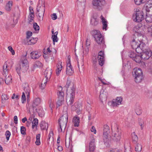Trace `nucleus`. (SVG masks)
<instances>
[{
  "label": "nucleus",
  "mask_w": 152,
  "mask_h": 152,
  "mask_svg": "<svg viewBox=\"0 0 152 152\" xmlns=\"http://www.w3.org/2000/svg\"><path fill=\"white\" fill-rule=\"evenodd\" d=\"M75 92L73 90H72L70 94L69 100L68 101H67V104L68 106L71 107L72 110L76 111V112L79 113L81 110L80 104L76 102L75 103L74 105H72L75 98Z\"/></svg>",
  "instance_id": "1"
},
{
  "label": "nucleus",
  "mask_w": 152,
  "mask_h": 152,
  "mask_svg": "<svg viewBox=\"0 0 152 152\" xmlns=\"http://www.w3.org/2000/svg\"><path fill=\"white\" fill-rule=\"evenodd\" d=\"M112 134L111 138L114 141L118 142L120 140L121 135V131L118 126L115 124L112 126Z\"/></svg>",
  "instance_id": "2"
},
{
  "label": "nucleus",
  "mask_w": 152,
  "mask_h": 152,
  "mask_svg": "<svg viewBox=\"0 0 152 152\" xmlns=\"http://www.w3.org/2000/svg\"><path fill=\"white\" fill-rule=\"evenodd\" d=\"M132 74L136 83H139L141 81L142 78V72L140 68H134L133 70Z\"/></svg>",
  "instance_id": "3"
},
{
  "label": "nucleus",
  "mask_w": 152,
  "mask_h": 152,
  "mask_svg": "<svg viewBox=\"0 0 152 152\" xmlns=\"http://www.w3.org/2000/svg\"><path fill=\"white\" fill-rule=\"evenodd\" d=\"M137 39V40H135L134 39H133L132 41V46H135L137 47L136 48V51L137 53V54H140L143 52V48H142L141 47L144 46L145 44L142 42H141Z\"/></svg>",
  "instance_id": "4"
},
{
  "label": "nucleus",
  "mask_w": 152,
  "mask_h": 152,
  "mask_svg": "<svg viewBox=\"0 0 152 152\" xmlns=\"http://www.w3.org/2000/svg\"><path fill=\"white\" fill-rule=\"evenodd\" d=\"M3 71L4 74L3 75L5 77V81L7 85H9L10 83L12 82V77L10 75H7L8 70L10 68L9 66H8L7 65V62H6L4 64L3 66Z\"/></svg>",
  "instance_id": "5"
},
{
  "label": "nucleus",
  "mask_w": 152,
  "mask_h": 152,
  "mask_svg": "<svg viewBox=\"0 0 152 152\" xmlns=\"http://www.w3.org/2000/svg\"><path fill=\"white\" fill-rule=\"evenodd\" d=\"M135 13L133 15V18L134 21L140 22L144 19V16L142 12L138 9H135Z\"/></svg>",
  "instance_id": "6"
},
{
  "label": "nucleus",
  "mask_w": 152,
  "mask_h": 152,
  "mask_svg": "<svg viewBox=\"0 0 152 152\" xmlns=\"http://www.w3.org/2000/svg\"><path fill=\"white\" fill-rule=\"evenodd\" d=\"M68 121V114L66 111L63 112V115L58 120V123L59 125L62 126L63 128L64 129L66 128Z\"/></svg>",
  "instance_id": "7"
},
{
  "label": "nucleus",
  "mask_w": 152,
  "mask_h": 152,
  "mask_svg": "<svg viewBox=\"0 0 152 152\" xmlns=\"http://www.w3.org/2000/svg\"><path fill=\"white\" fill-rule=\"evenodd\" d=\"M103 131V140L104 142H107L110 140L111 137L110 132L109 126L106 124L104 125Z\"/></svg>",
  "instance_id": "8"
},
{
  "label": "nucleus",
  "mask_w": 152,
  "mask_h": 152,
  "mask_svg": "<svg viewBox=\"0 0 152 152\" xmlns=\"http://www.w3.org/2000/svg\"><path fill=\"white\" fill-rule=\"evenodd\" d=\"M27 54L26 53L24 56L22 58L20 64L21 66V71L23 72H25L27 71L28 69V62L27 59L26 58Z\"/></svg>",
  "instance_id": "9"
},
{
  "label": "nucleus",
  "mask_w": 152,
  "mask_h": 152,
  "mask_svg": "<svg viewBox=\"0 0 152 152\" xmlns=\"http://www.w3.org/2000/svg\"><path fill=\"white\" fill-rule=\"evenodd\" d=\"M134 35L137 37H144V31L142 28L138 26H135L133 28Z\"/></svg>",
  "instance_id": "10"
},
{
  "label": "nucleus",
  "mask_w": 152,
  "mask_h": 152,
  "mask_svg": "<svg viewBox=\"0 0 152 152\" xmlns=\"http://www.w3.org/2000/svg\"><path fill=\"white\" fill-rule=\"evenodd\" d=\"M45 5L44 0H40L37 8V13L44 14L45 11Z\"/></svg>",
  "instance_id": "11"
},
{
  "label": "nucleus",
  "mask_w": 152,
  "mask_h": 152,
  "mask_svg": "<svg viewBox=\"0 0 152 152\" xmlns=\"http://www.w3.org/2000/svg\"><path fill=\"white\" fill-rule=\"evenodd\" d=\"M92 3L97 9L100 10L102 8V7L105 3L104 0H93Z\"/></svg>",
  "instance_id": "12"
},
{
  "label": "nucleus",
  "mask_w": 152,
  "mask_h": 152,
  "mask_svg": "<svg viewBox=\"0 0 152 152\" xmlns=\"http://www.w3.org/2000/svg\"><path fill=\"white\" fill-rule=\"evenodd\" d=\"M104 53L102 51H100L98 53V59L99 63L101 66H102L104 64Z\"/></svg>",
  "instance_id": "13"
},
{
  "label": "nucleus",
  "mask_w": 152,
  "mask_h": 152,
  "mask_svg": "<svg viewBox=\"0 0 152 152\" xmlns=\"http://www.w3.org/2000/svg\"><path fill=\"white\" fill-rule=\"evenodd\" d=\"M122 98L121 97H117L115 99H113L112 102V105L113 107H117L121 104Z\"/></svg>",
  "instance_id": "14"
},
{
  "label": "nucleus",
  "mask_w": 152,
  "mask_h": 152,
  "mask_svg": "<svg viewBox=\"0 0 152 152\" xmlns=\"http://www.w3.org/2000/svg\"><path fill=\"white\" fill-rule=\"evenodd\" d=\"M91 34L94 38H103L104 36L102 35L100 32L97 30H93Z\"/></svg>",
  "instance_id": "15"
},
{
  "label": "nucleus",
  "mask_w": 152,
  "mask_h": 152,
  "mask_svg": "<svg viewBox=\"0 0 152 152\" xmlns=\"http://www.w3.org/2000/svg\"><path fill=\"white\" fill-rule=\"evenodd\" d=\"M66 67V74L69 75H72L74 72V71L72 67V66L70 63V59L68 63L67 64Z\"/></svg>",
  "instance_id": "16"
},
{
  "label": "nucleus",
  "mask_w": 152,
  "mask_h": 152,
  "mask_svg": "<svg viewBox=\"0 0 152 152\" xmlns=\"http://www.w3.org/2000/svg\"><path fill=\"white\" fill-rule=\"evenodd\" d=\"M31 58L33 59L39 58L41 56L42 53L39 51H33L30 53Z\"/></svg>",
  "instance_id": "17"
},
{
  "label": "nucleus",
  "mask_w": 152,
  "mask_h": 152,
  "mask_svg": "<svg viewBox=\"0 0 152 152\" xmlns=\"http://www.w3.org/2000/svg\"><path fill=\"white\" fill-rule=\"evenodd\" d=\"M52 73V71L51 68L48 67L46 69L44 72L45 77L46 78V79L49 80L50 78Z\"/></svg>",
  "instance_id": "18"
},
{
  "label": "nucleus",
  "mask_w": 152,
  "mask_h": 152,
  "mask_svg": "<svg viewBox=\"0 0 152 152\" xmlns=\"http://www.w3.org/2000/svg\"><path fill=\"white\" fill-rule=\"evenodd\" d=\"M146 11L148 12H152V0H149L146 4Z\"/></svg>",
  "instance_id": "19"
},
{
  "label": "nucleus",
  "mask_w": 152,
  "mask_h": 152,
  "mask_svg": "<svg viewBox=\"0 0 152 152\" xmlns=\"http://www.w3.org/2000/svg\"><path fill=\"white\" fill-rule=\"evenodd\" d=\"M102 24L103 30L106 31L107 29V22L106 20L101 15L100 17Z\"/></svg>",
  "instance_id": "20"
},
{
  "label": "nucleus",
  "mask_w": 152,
  "mask_h": 152,
  "mask_svg": "<svg viewBox=\"0 0 152 152\" xmlns=\"http://www.w3.org/2000/svg\"><path fill=\"white\" fill-rule=\"evenodd\" d=\"M95 139L92 137V139L89 143V151L90 152H94L95 148Z\"/></svg>",
  "instance_id": "21"
},
{
  "label": "nucleus",
  "mask_w": 152,
  "mask_h": 152,
  "mask_svg": "<svg viewBox=\"0 0 152 152\" xmlns=\"http://www.w3.org/2000/svg\"><path fill=\"white\" fill-rule=\"evenodd\" d=\"M73 122L75 127H78L79 126L80 118L77 116L74 117L73 119Z\"/></svg>",
  "instance_id": "22"
},
{
  "label": "nucleus",
  "mask_w": 152,
  "mask_h": 152,
  "mask_svg": "<svg viewBox=\"0 0 152 152\" xmlns=\"http://www.w3.org/2000/svg\"><path fill=\"white\" fill-rule=\"evenodd\" d=\"M72 137H69L68 140L66 139L65 140V145L66 146L67 148H69L70 147L71 148L72 147Z\"/></svg>",
  "instance_id": "23"
},
{
  "label": "nucleus",
  "mask_w": 152,
  "mask_h": 152,
  "mask_svg": "<svg viewBox=\"0 0 152 152\" xmlns=\"http://www.w3.org/2000/svg\"><path fill=\"white\" fill-rule=\"evenodd\" d=\"M13 2L12 1H8L5 6V9L8 11H10L12 8V6Z\"/></svg>",
  "instance_id": "24"
},
{
  "label": "nucleus",
  "mask_w": 152,
  "mask_h": 152,
  "mask_svg": "<svg viewBox=\"0 0 152 152\" xmlns=\"http://www.w3.org/2000/svg\"><path fill=\"white\" fill-rule=\"evenodd\" d=\"M41 102V99L40 98H35L33 101V106L34 107L37 106L39 105Z\"/></svg>",
  "instance_id": "25"
},
{
  "label": "nucleus",
  "mask_w": 152,
  "mask_h": 152,
  "mask_svg": "<svg viewBox=\"0 0 152 152\" xmlns=\"http://www.w3.org/2000/svg\"><path fill=\"white\" fill-rule=\"evenodd\" d=\"M38 123V119L37 118H34L32 121V129H37Z\"/></svg>",
  "instance_id": "26"
},
{
  "label": "nucleus",
  "mask_w": 152,
  "mask_h": 152,
  "mask_svg": "<svg viewBox=\"0 0 152 152\" xmlns=\"http://www.w3.org/2000/svg\"><path fill=\"white\" fill-rule=\"evenodd\" d=\"M48 124L45 121H42L40 124V126L42 130H48Z\"/></svg>",
  "instance_id": "27"
},
{
  "label": "nucleus",
  "mask_w": 152,
  "mask_h": 152,
  "mask_svg": "<svg viewBox=\"0 0 152 152\" xmlns=\"http://www.w3.org/2000/svg\"><path fill=\"white\" fill-rule=\"evenodd\" d=\"M107 93L103 91L99 95V98L101 101L105 100L107 99Z\"/></svg>",
  "instance_id": "28"
},
{
  "label": "nucleus",
  "mask_w": 152,
  "mask_h": 152,
  "mask_svg": "<svg viewBox=\"0 0 152 152\" xmlns=\"http://www.w3.org/2000/svg\"><path fill=\"white\" fill-rule=\"evenodd\" d=\"M34 11H33V12H31V13H29V15L28 16V20L29 23L30 24H31L34 20Z\"/></svg>",
  "instance_id": "29"
},
{
  "label": "nucleus",
  "mask_w": 152,
  "mask_h": 152,
  "mask_svg": "<svg viewBox=\"0 0 152 152\" xmlns=\"http://www.w3.org/2000/svg\"><path fill=\"white\" fill-rule=\"evenodd\" d=\"M149 14L146 15L147 17L145 18V20L147 23H151L152 22V12Z\"/></svg>",
  "instance_id": "30"
},
{
  "label": "nucleus",
  "mask_w": 152,
  "mask_h": 152,
  "mask_svg": "<svg viewBox=\"0 0 152 152\" xmlns=\"http://www.w3.org/2000/svg\"><path fill=\"white\" fill-rule=\"evenodd\" d=\"M133 60L138 63L141 62V60H142L140 54H136V56Z\"/></svg>",
  "instance_id": "31"
},
{
  "label": "nucleus",
  "mask_w": 152,
  "mask_h": 152,
  "mask_svg": "<svg viewBox=\"0 0 152 152\" xmlns=\"http://www.w3.org/2000/svg\"><path fill=\"white\" fill-rule=\"evenodd\" d=\"M99 20L96 18L93 17L91 18V23L94 26H96L98 24Z\"/></svg>",
  "instance_id": "32"
},
{
  "label": "nucleus",
  "mask_w": 152,
  "mask_h": 152,
  "mask_svg": "<svg viewBox=\"0 0 152 152\" xmlns=\"http://www.w3.org/2000/svg\"><path fill=\"white\" fill-rule=\"evenodd\" d=\"M23 88L25 93H30V89L27 83H26L24 84Z\"/></svg>",
  "instance_id": "33"
},
{
  "label": "nucleus",
  "mask_w": 152,
  "mask_h": 152,
  "mask_svg": "<svg viewBox=\"0 0 152 152\" xmlns=\"http://www.w3.org/2000/svg\"><path fill=\"white\" fill-rule=\"evenodd\" d=\"M48 103L49 104L50 107L52 110V108H53L54 107V100L52 99H50L49 100Z\"/></svg>",
  "instance_id": "34"
},
{
  "label": "nucleus",
  "mask_w": 152,
  "mask_h": 152,
  "mask_svg": "<svg viewBox=\"0 0 152 152\" xmlns=\"http://www.w3.org/2000/svg\"><path fill=\"white\" fill-rule=\"evenodd\" d=\"M9 99V97L7 95L5 94H3L1 95V101L2 103H4V101L7 100Z\"/></svg>",
  "instance_id": "35"
},
{
  "label": "nucleus",
  "mask_w": 152,
  "mask_h": 152,
  "mask_svg": "<svg viewBox=\"0 0 152 152\" xmlns=\"http://www.w3.org/2000/svg\"><path fill=\"white\" fill-rule=\"evenodd\" d=\"M64 99H61L58 98V101L57 102V107L61 106L64 103Z\"/></svg>",
  "instance_id": "36"
},
{
  "label": "nucleus",
  "mask_w": 152,
  "mask_h": 152,
  "mask_svg": "<svg viewBox=\"0 0 152 152\" xmlns=\"http://www.w3.org/2000/svg\"><path fill=\"white\" fill-rule=\"evenodd\" d=\"M57 94L58 96V98L61 99H64V93L63 92L59 90Z\"/></svg>",
  "instance_id": "37"
},
{
  "label": "nucleus",
  "mask_w": 152,
  "mask_h": 152,
  "mask_svg": "<svg viewBox=\"0 0 152 152\" xmlns=\"http://www.w3.org/2000/svg\"><path fill=\"white\" fill-rule=\"evenodd\" d=\"M96 41L99 44L103 45L104 43V39H95Z\"/></svg>",
  "instance_id": "38"
},
{
  "label": "nucleus",
  "mask_w": 152,
  "mask_h": 152,
  "mask_svg": "<svg viewBox=\"0 0 152 152\" xmlns=\"http://www.w3.org/2000/svg\"><path fill=\"white\" fill-rule=\"evenodd\" d=\"M142 150V146L140 144H137L135 147V150L137 152H140Z\"/></svg>",
  "instance_id": "39"
},
{
  "label": "nucleus",
  "mask_w": 152,
  "mask_h": 152,
  "mask_svg": "<svg viewBox=\"0 0 152 152\" xmlns=\"http://www.w3.org/2000/svg\"><path fill=\"white\" fill-rule=\"evenodd\" d=\"M37 19L39 21H42V20L43 19V16L44 14L40 13V12H39V13H37Z\"/></svg>",
  "instance_id": "40"
},
{
  "label": "nucleus",
  "mask_w": 152,
  "mask_h": 152,
  "mask_svg": "<svg viewBox=\"0 0 152 152\" xmlns=\"http://www.w3.org/2000/svg\"><path fill=\"white\" fill-rule=\"evenodd\" d=\"M52 32V37L51 38H57V35L58 34V32L56 31L55 33L54 32L53 29H52L51 31Z\"/></svg>",
  "instance_id": "41"
},
{
  "label": "nucleus",
  "mask_w": 152,
  "mask_h": 152,
  "mask_svg": "<svg viewBox=\"0 0 152 152\" xmlns=\"http://www.w3.org/2000/svg\"><path fill=\"white\" fill-rule=\"evenodd\" d=\"M86 2V0H77V4L82 6H85Z\"/></svg>",
  "instance_id": "42"
},
{
  "label": "nucleus",
  "mask_w": 152,
  "mask_h": 152,
  "mask_svg": "<svg viewBox=\"0 0 152 152\" xmlns=\"http://www.w3.org/2000/svg\"><path fill=\"white\" fill-rule=\"evenodd\" d=\"M132 139L133 141L137 142L138 140V137L137 135L135 134L134 132H133L132 134Z\"/></svg>",
  "instance_id": "43"
},
{
  "label": "nucleus",
  "mask_w": 152,
  "mask_h": 152,
  "mask_svg": "<svg viewBox=\"0 0 152 152\" xmlns=\"http://www.w3.org/2000/svg\"><path fill=\"white\" fill-rule=\"evenodd\" d=\"M147 0H134L136 4L139 5L145 2Z\"/></svg>",
  "instance_id": "44"
},
{
  "label": "nucleus",
  "mask_w": 152,
  "mask_h": 152,
  "mask_svg": "<svg viewBox=\"0 0 152 152\" xmlns=\"http://www.w3.org/2000/svg\"><path fill=\"white\" fill-rule=\"evenodd\" d=\"M136 54L134 52L131 51L129 53L128 56L130 58L133 60L134 58V57L136 56Z\"/></svg>",
  "instance_id": "45"
},
{
  "label": "nucleus",
  "mask_w": 152,
  "mask_h": 152,
  "mask_svg": "<svg viewBox=\"0 0 152 152\" xmlns=\"http://www.w3.org/2000/svg\"><path fill=\"white\" fill-rule=\"evenodd\" d=\"M37 39H30L28 44L29 45L34 44L37 42Z\"/></svg>",
  "instance_id": "46"
},
{
  "label": "nucleus",
  "mask_w": 152,
  "mask_h": 152,
  "mask_svg": "<svg viewBox=\"0 0 152 152\" xmlns=\"http://www.w3.org/2000/svg\"><path fill=\"white\" fill-rule=\"evenodd\" d=\"M43 66L42 64L40 62V61H37L35 62V64L34 65V66L35 67H42Z\"/></svg>",
  "instance_id": "47"
},
{
  "label": "nucleus",
  "mask_w": 152,
  "mask_h": 152,
  "mask_svg": "<svg viewBox=\"0 0 152 152\" xmlns=\"http://www.w3.org/2000/svg\"><path fill=\"white\" fill-rule=\"evenodd\" d=\"M5 135L6 136L7 140L8 141L11 135L10 132L8 130L7 131L5 132Z\"/></svg>",
  "instance_id": "48"
},
{
  "label": "nucleus",
  "mask_w": 152,
  "mask_h": 152,
  "mask_svg": "<svg viewBox=\"0 0 152 152\" xmlns=\"http://www.w3.org/2000/svg\"><path fill=\"white\" fill-rule=\"evenodd\" d=\"M26 98L25 96V93L24 92H23L22 93V95L21 97V101L23 103H24L26 101Z\"/></svg>",
  "instance_id": "49"
},
{
  "label": "nucleus",
  "mask_w": 152,
  "mask_h": 152,
  "mask_svg": "<svg viewBox=\"0 0 152 152\" xmlns=\"http://www.w3.org/2000/svg\"><path fill=\"white\" fill-rule=\"evenodd\" d=\"M33 27L36 31H39V27L36 23H34L33 24Z\"/></svg>",
  "instance_id": "50"
},
{
  "label": "nucleus",
  "mask_w": 152,
  "mask_h": 152,
  "mask_svg": "<svg viewBox=\"0 0 152 152\" xmlns=\"http://www.w3.org/2000/svg\"><path fill=\"white\" fill-rule=\"evenodd\" d=\"M20 69L21 70V66H18L16 68V71L19 75L20 74Z\"/></svg>",
  "instance_id": "51"
},
{
  "label": "nucleus",
  "mask_w": 152,
  "mask_h": 152,
  "mask_svg": "<svg viewBox=\"0 0 152 152\" xmlns=\"http://www.w3.org/2000/svg\"><path fill=\"white\" fill-rule=\"evenodd\" d=\"M20 132L21 134L24 135L26 134V129L23 126H22L20 128Z\"/></svg>",
  "instance_id": "52"
},
{
  "label": "nucleus",
  "mask_w": 152,
  "mask_h": 152,
  "mask_svg": "<svg viewBox=\"0 0 152 152\" xmlns=\"http://www.w3.org/2000/svg\"><path fill=\"white\" fill-rule=\"evenodd\" d=\"M61 62L60 63H59L58 64L57 66V69L56 70H60V71H61L63 67V66L61 65Z\"/></svg>",
  "instance_id": "53"
},
{
  "label": "nucleus",
  "mask_w": 152,
  "mask_h": 152,
  "mask_svg": "<svg viewBox=\"0 0 152 152\" xmlns=\"http://www.w3.org/2000/svg\"><path fill=\"white\" fill-rule=\"evenodd\" d=\"M89 51V48L88 47H86L83 51V56H86L88 53Z\"/></svg>",
  "instance_id": "54"
},
{
  "label": "nucleus",
  "mask_w": 152,
  "mask_h": 152,
  "mask_svg": "<svg viewBox=\"0 0 152 152\" xmlns=\"http://www.w3.org/2000/svg\"><path fill=\"white\" fill-rule=\"evenodd\" d=\"M8 49L11 52L12 55H14L15 54V51L13 50L11 46H9L8 47Z\"/></svg>",
  "instance_id": "55"
},
{
  "label": "nucleus",
  "mask_w": 152,
  "mask_h": 152,
  "mask_svg": "<svg viewBox=\"0 0 152 152\" xmlns=\"http://www.w3.org/2000/svg\"><path fill=\"white\" fill-rule=\"evenodd\" d=\"M86 45L87 47H88L90 46V39H87L86 40Z\"/></svg>",
  "instance_id": "56"
},
{
  "label": "nucleus",
  "mask_w": 152,
  "mask_h": 152,
  "mask_svg": "<svg viewBox=\"0 0 152 152\" xmlns=\"http://www.w3.org/2000/svg\"><path fill=\"white\" fill-rule=\"evenodd\" d=\"M26 34L27 35L26 38H28V37H30L31 36L32 34V33L31 31H28L26 32Z\"/></svg>",
  "instance_id": "57"
},
{
  "label": "nucleus",
  "mask_w": 152,
  "mask_h": 152,
  "mask_svg": "<svg viewBox=\"0 0 152 152\" xmlns=\"http://www.w3.org/2000/svg\"><path fill=\"white\" fill-rule=\"evenodd\" d=\"M142 121L141 123H140V121L139 122V124L140 126H141V129H142L143 128V120L142 119H139V121Z\"/></svg>",
  "instance_id": "58"
},
{
  "label": "nucleus",
  "mask_w": 152,
  "mask_h": 152,
  "mask_svg": "<svg viewBox=\"0 0 152 152\" xmlns=\"http://www.w3.org/2000/svg\"><path fill=\"white\" fill-rule=\"evenodd\" d=\"M30 39H24L23 40V42L25 44L29 45L28 44L29 42V40Z\"/></svg>",
  "instance_id": "59"
},
{
  "label": "nucleus",
  "mask_w": 152,
  "mask_h": 152,
  "mask_svg": "<svg viewBox=\"0 0 152 152\" xmlns=\"http://www.w3.org/2000/svg\"><path fill=\"white\" fill-rule=\"evenodd\" d=\"M15 98L17 100L18 99V95H16L15 94H13L12 96V99H14Z\"/></svg>",
  "instance_id": "60"
},
{
  "label": "nucleus",
  "mask_w": 152,
  "mask_h": 152,
  "mask_svg": "<svg viewBox=\"0 0 152 152\" xmlns=\"http://www.w3.org/2000/svg\"><path fill=\"white\" fill-rule=\"evenodd\" d=\"M52 19L53 20H55L57 18V16L56 13H53L51 16Z\"/></svg>",
  "instance_id": "61"
},
{
  "label": "nucleus",
  "mask_w": 152,
  "mask_h": 152,
  "mask_svg": "<svg viewBox=\"0 0 152 152\" xmlns=\"http://www.w3.org/2000/svg\"><path fill=\"white\" fill-rule=\"evenodd\" d=\"M91 131L92 132H93L94 134L96 133V130L94 126H92L91 129Z\"/></svg>",
  "instance_id": "62"
},
{
  "label": "nucleus",
  "mask_w": 152,
  "mask_h": 152,
  "mask_svg": "<svg viewBox=\"0 0 152 152\" xmlns=\"http://www.w3.org/2000/svg\"><path fill=\"white\" fill-rule=\"evenodd\" d=\"M53 133L52 131L50 130V132L49 133L48 135V138L49 139H50L51 137L53 136Z\"/></svg>",
  "instance_id": "63"
},
{
  "label": "nucleus",
  "mask_w": 152,
  "mask_h": 152,
  "mask_svg": "<svg viewBox=\"0 0 152 152\" xmlns=\"http://www.w3.org/2000/svg\"><path fill=\"white\" fill-rule=\"evenodd\" d=\"M124 152H132V151L130 147L125 148Z\"/></svg>",
  "instance_id": "64"
}]
</instances>
